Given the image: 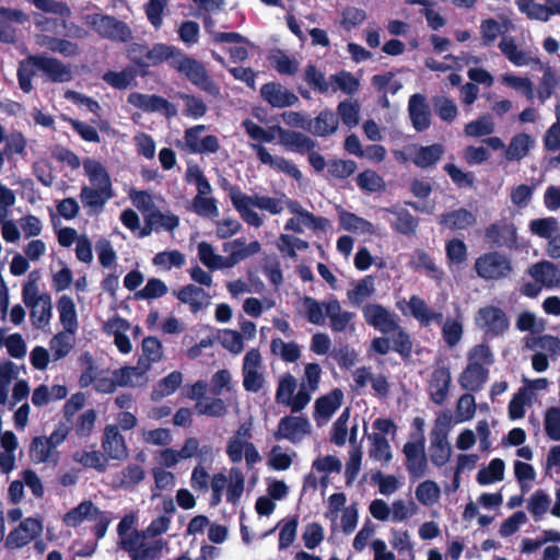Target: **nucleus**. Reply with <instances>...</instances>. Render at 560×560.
<instances>
[{
  "mask_svg": "<svg viewBox=\"0 0 560 560\" xmlns=\"http://www.w3.org/2000/svg\"><path fill=\"white\" fill-rule=\"evenodd\" d=\"M83 170L90 185H84L81 188L80 200L89 213L98 214L103 211L106 202L114 197L110 176L105 166L93 159L83 161Z\"/></svg>",
  "mask_w": 560,
  "mask_h": 560,
  "instance_id": "nucleus-1",
  "label": "nucleus"
},
{
  "mask_svg": "<svg viewBox=\"0 0 560 560\" xmlns=\"http://www.w3.org/2000/svg\"><path fill=\"white\" fill-rule=\"evenodd\" d=\"M284 209H288L290 213L293 214V217L289 218L284 223L285 231L302 234L306 229L312 231H325L330 225L328 219L314 215L312 212L304 209L298 200L291 199L284 194L277 198L267 196L261 211L278 215L281 214Z\"/></svg>",
  "mask_w": 560,
  "mask_h": 560,
  "instance_id": "nucleus-2",
  "label": "nucleus"
},
{
  "mask_svg": "<svg viewBox=\"0 0 560 560\" xmlns=\"http://www.w3.org/2000/svg\"><path fill=\"white\" fill-rule=\"evenodd\" d=\"M35 69L43 71L55 82H68L72 79L71 69L60 60L46 55H33L22 60L18 68L19 85L25 93L33 90L32 80L35 75Z\"/></svg>",
  "mask_w": 560,
  "mask_h": 560,
  "instance_id": "nucleus-3",
  "label": "nucleus"
},
{
  "mask_svg": "<svg viewBox=\"0 0 560 560\" xmlns=\"http://www.w3.org/2000/svg\"><path fill=\"white\" fill-rule=\"evenodd\" d=\"M30 276L23 284L22 300L30 308V319L36 329L45 330L49 327L52 317V301L48 293L39 292L37 279Z\"/></svg>",
  "mask_w": 560,
  "mask_h": 560,
  "instance_id": "nucleus-4",
  "label": "nucleus"
},
{
  "mask_svg": "<svg viewBox=\"0 0 560 560\" xmlns=\"http://www.w3.org/2000/svg\"><path fill=\"white\" fill-rule=\"evenodd\" d=\"M220 185L228 192L234 209L245 223L254 228H260L265 223V215L259 214L255 208L261 210L266 195H246L238 186L230 184L226 179H222Z\"/></svg>",
  "mask_w": 560,
  "mask_h": 560,
  "instance_id": "nucleus-5",
  "label": "nucleus"
},
{
  "mask_svg": "<svg viewBox=\"0 0 560 560\" xmlns=\"http://www.w3.org/2000/svg\"><path fill=\"white\" fill-rule=\"evenodd\" d=\"M250 439L252 424L249 422L240 424L226 441L225 453L231 463L238 464L244 458L247 467L252 468L261 460V456Z\"/></svg>",
  "mask_w": 560,
  "mask_h": 560,
  "instance_id": "nucleus-6",
  "label": "nucleus"
},
{
  "mask_svg": "<svg viewBox=\"0 0 560 560\" xmlns=\"http://www.w3.org/2000/svg\"><path fill=\"white\" fill-rule=\"evenodd\" d=\"M165 546L163 539H152L141 533L133 530V535L124 539L125 550L131 560H156Z\"/></svg>",
  "mask_w": 560,
  "mask_h": 560,
  "instance_id": "nucleus-7",
  "label": "nucleus"
},
{
  "mask_svg": "<svg viewBox=\"0 0 560 560\" xmlns=\"http://www.w3.org/2000/svg\"><path fill=\"white\" fill-rule=\"evenodd\" d=\"M173 68L186 75V78L195 85L212 96L220 94L219 86L210 79L205 67L197 60L185 56L177 55L173 61Z\"/></svg>",
  "mask_w": 560,
  "mask_h": 560,
  "instance_id": "nucleus-8",
  "label": "nucleus"
},
{
  "mask_svg": "<svg viewBox=\"0 0 560 560\" xmlns=\"http://www.w3.org/2000/svg\"><path fill=\"white\" fill-rule=\"evenodd\" d=\"M296 386V378L290 373H284L279 377L276 392L277 402L289 407L292 412L302 411L311 401V394L305 388L300 387L294 395Z\"/></svg>",
  "mask_w": 560,
  "mask_h": 560,
  "instance_id": "nucleus-9",
  "label": "nucleus"
},
{
  "mask_svg": "<svg viewBox=\"0 0 560 560\" xmlns=\"http://www.w3.org/2000/svg\"><path fill=\"white\" fill-rule=\"evenodd\" d=\"M476 326L489 337H498L510 328L506 313L498 306L487 305L478 310L475 316Z\"/></svg>",
  "mask_w": 560,
  "mask_h": 560,
  "instance_id": "nucleus-10",
  "label": "nucleus"
},
{
  "mask_svg": "<svg viewBox=\"0 0 560 560\" xmlns=\"http://www.w3.org/2000/svg\"><path fill=\"white\" fill-rule=\"evenodd\" d=\"M475 270L485 280H500L512 271L510 259L499 253H488L476 259Z\"/></svg>",
  "mask_w": 560,
  "mask_h": 560,
  "instance_id": "nucleus-11",
  "label": "nucleus"
},
{
  "mask_svg": "<svg viewBox=\"0 0 560 560\" xmlns=\"http://www.w3.org/2000/svg\"><path fill=\"white\" fill-rule=\"evenodd\" d=\"M242 375L243 386L247 392L257 393L264 387L265 375L262 358L257 349H252L245 354Z\"/></svg>",
  "mask_w": 560,
  "mask_h": 560,
  "instance_id": "nucleus-12",
  "label": "nucleus"
},
{
  "mask_svg": "<svg viewBox=\"0 0 560 560\" xmlns=\"http://www.w3.org/2000/svg\"><path fill=\"white\" fill-rule=\"evenodd\" d=\"M86 24L98 35L113 40L127 42L130 38L128 26L115 18L101 14H90L85 18Z\"/></svg>",
  "mask_w": 560,
  "mask_h": 560,
  "instance_id": "nucleus-13",
  "label": "nucleus"
},
{
  "mask_svg": "<svg viewBox=\"0 0 560 560\" xmlns=\"http://www.w3.org/2000/svg\"><path fill=\"white\" fill-rule=\"evenodd\" d=\"M311 432L312 424L306 417L285 416L279 420L275 438L298 444L308 436Z\"/></svg>",
  "mask_w": 560,
  "mask_h": 560,
  "instance_id": "nucleus-14",
  "label": "nucleus"
},
{
  "mask_svg": "<svg viewBox=\"0 0 560 560\" xmlns=\"http://www.w3.org/2000/svg\"><path fill=\"white\" fill-rule=\"evenodd\" d=\"M205 125H197L188 128L184 135L185 148L191 153H215L220 149L219 140L215 136L209 135L201 137L205 132Z\"/></svg>",
  "mask_w": 560,
  "mask_h": 560,
  "instance_id": "nucleus-15",
  "label": "nucleus"
},
{
  "mask_svg": "<svg viewBox=\"0 0 560 560\" xmlns=\"http://www.w3.org/2000/svg\"><path fill=\"white\" fill-rule=\"evenodd\" d=\"M249 148L256 152L257 158L261 164L268 165L279 173L291 176L298 182L302 179L303 175L301 171L290 160L280 155H272L266 147L258 143H250Z\"/></svg>",
  "mask_w": 560,
  "mask_h": 560,
  "instance_id": "nucleus-16",
  "label": "nucleus"
},
{
  "mask_svg": "<svg viewBox=\"0 0 560 560\" xmlns=\"http://www.w3.org/2000/svg\"><path fill=\"white\" fill-rule=\"evenodd\" d=\"M128 103L143 112L162 113L166 117H174L177 115V109L172 103L154 94L150 95L132 92L128 96Z\"/></svg>",
  "mask_w": 560,
  "mask_h": 560,
  "instance_id": "nucleus-17",
  "label": "nucleus"
},
{
  "mask_svg": "<svg viewBox=\"0 0 560 560\" xmlns=\"http://www.w3.org/2000/svg\"><path fill=\"white\" fill-rule=\"evenodd\" d=\"M222 249L226 254L224 256L226 269H231L248 257L258 254L261 250V245L257 241L247 244L244 238H235L223 243Z\"/></svg>",
  "mask_w": 560,
  "mask_h": 560,
  "instance_id": "nucleus-18",
  "label": "nucleus"
},
{
  "mask_svg": "<svg viewBox=\"0 0 560 560\" xmlns=\"http://www.w3.org/2000/svg\"><path fill=\"white\" fill-rule=\"evenodd\" d=\"M42 532V522L34 517H27L9 533L5 545L12 549L22 548L39 536Z\"/></svg>",
  "mask_w": 560,
  "mask_h": 560,
  "instance_id": "nucleus-19",
  "label": "nucleus"
},
{
  "mask_svg": "<svg viewBox=\"0 0 560 560\" xmlns=\"http://www.w3.org/2000/svg\"><path fill=\"white\" fill-rule=\"evenodd\" d=\"M518 11L528 20L548 22L555 14L560 15V0H547L539 3L535 0H515Z\"/></svg>",
  "mask_w": 560,
  "mask_h": 560,
  "instance_id": "nucleus-20",
  "label": "nucleus"
},
{
  "mask_svg": "<svg viewBox=\"0 0 560 560\" xmlns=\"http://www.w3.org/2000/svg\"><path fill=\"white\" fill-rule=\"evenodd\" d=\"M365 322L383 334L397 329V317L380 304H368L362 310Z\"/></svg>",
  "mask_w": 560,
  "mask_h": 560,
  "instance_id": "nucleus-21",
  "label": "nucleus"
},
{
  "mask_svg": "<svg viewBox=\"0 0 560 560\" xmlns=\"http://www.w3.org/2000/svg\"><path fill=\"white\" fill-rule=\"evenodd\" d=\"M406 467L411 478L419 479L427 474L428 462L423 440L407 442L404 445Z\"/></svg>",
  "mask_w": 560,
  "mask_h": 560,
  "instance_id": "nucleus-22",
  "label": "nucleus"
},
{
  "mask_svg": "<svg viewBox=\"0 0 560 560\" xmlns=\"http://www.w3.org/2000/svg\"><path fill=\"white\" fill-rule=\"evenodd\" d=\"M343 393L335 388L326 395L318 397L314 404L313 417L318 425L327 423L343 401Z\"/></svg>",
  "mask_w": 560,
  "mask_h": 560,
  "instance_id": "nucleus-23",
  "label": "nucleus"
},
{
  "mask_svg": "<svg viewBox=\"0 0 560 560\" xmlns=\"http://www.w3.org/2000/svg\"><path fill=\"white\" fill-rule=\"evenodd\" d=\"M261 97L270 106L276 108L291 107L299 103V97L277 82H269L260 89Z\"/></svg>",
  "mask_w": 560,
  "mask_h": 560,
  "instance_id": "nucleus-24",
  "label": "nucleus"
},
{
  "mask_svg": "<svg viewBox=\"0 0 560 560\" xmlns=\"http://www.w3.org/2000/svg\"><path fill=\"white\" fill-rule=\"evenodd\" d=\"M488 243L499 247H513L516 243L517 232L512 222L501 220L489 225L485 233Z\"/></svg>",
  "mask_w": 560,
  "mask_h": 560,
  "instance_id": "nucleus-25",
  "label": "nucleus"
},
{
  "mask_svg": "<svg viewBox=\"0 0 560 560\" xmlns=\"http://www.w3.org/2000/svg\"><path fill=\"white\" fill-rule=\"evenodd\" d=\"M452 376L447 366H438L433 370L428 392L432 401L439 406L443 405L448 396Z\"/></svg>",
  "mask_w": 560,
  "mask_h": 560,
  "instance_id": "nucleus-26",
  "label": "nucleus"
},
{
  "mask_svg": "<svg viewBox=\"0 0 560 560\" xmlns=\"http://www.w3.org/2000/svg\"><path fill=\"white\" fill-rule=\"evenodd\" d=\"M102 447L107 457L114 460H125L129 455L124 436L119 433L118 428L113 424L105 427Z\"/></svg>",
  "mask_w": 560,
  "mask_h": 560,
  "instance_id": "nucleus-27",
  "label": "nucleus"
},
{
  "mask_svg": "<svg viewBox=\"0 0 560 560\" xmlns=\"http://www.w3.org/2000/svg\"><path fill=\"white\" fill-rule=\"evenodd\" d=\"M499 49L505 58L516 67L540 65L539 58L533 56L529 51L518 48L513 36L503 35L499 43Z\"/></svg>",
  "mask_w": 560,
  "mask_h": 560,
  "instance_id": "nucleus-28",
  "label": "nucleus"
},
{
  "mask_svg": "<svg viewBox=\"0 0 560 560\" xmlns=\"http://www.w3.org/2000/svg\"><path fill=\"white\" fill-rule=\"evenodd\" d=\"M499 49L505 58L516 67L540 65L539 58L533 56L529 51L518 48L513 36L503 35L499 43Z\"/></svg>",
  "mask_w": 560,
  "mask_h": 560,
  "instance_id": "nucleus-29",
  "label": "nucleus"
},
{
  "mask_svg": "<svg viewBox=\"0 0 560 560\" xmlns=\"http://www.w3.org/2000/svg\"><path fill=\"white\" fill-rule=\"evenodd\" d=\"M527 273L541 287L551 290L560 287V269L549 260L533 264Z\"/></svg>",
  "mask_w": 560,
  "mask_h": 560,
  "instance_id": "nucleus-30",
  "label": "nucleus"
},
{
  "mask_svg": "<svg viewBox=\"0 0 560 560\" xmlns=\"http://www.w3.org/2000/svg\"><path fill=\"white\" fill-rule=\"evenodd\" d=\"M26 21L27 15L23 11L0 7V40L8 44L14 43L16 30L13 24H23Z\"/></svg>",
  "mask_w": 560,
  "mask_h": 560,
  "instance_id": "nucleus-31",
  "label": "nucleus"
},
{
  "mask_svg": "<svg viewBox=\"0 0 560 560\" xmlns=\"http://www.w3.org/2000/svg\"><path fill=\"white\" fill-rule=\"evenodd\" d=\"M271 130L279 136V143L290 151L306 152L314 149V141L307 136L284 129L280 126L271 127Z\"/></svg>",
  "mask_w": 560,
  "mask_h": 560,
  "instance_id": "nucleus-32",
  "label": "nucleus"
},
{
  "mask_svg": "<svg viewBox=\"0 0 560 560\" xmlns=\"http://www.w3.org/2000/svg\"><path fill=\"white\" fill-rule=\"evenodd\" d=\"M176 298L184 304L189 306L192 313H198L210 305L211 296L202 288L194 284L183 287Z\"/></svg>",
  "mask_w": 560,
  "mask_h": 560,
  "instance_id": "nucleus-33",
  "label": "nucleus"
},
{
  "mask_svg": "<svg viewBox=\"0 0 560 560\" xmlns=\"http://www.w3.org/2000/svg\"><path fill=\"white\" fill-rule=\"evenodd\" d=\"M476 221V214L465 208L447 211L438 219L439 224L448 230H465L475 225Z\"/></svg>",
  "mask_w": 560,
  "mask_h": 560,
  "instance_id": "nucleus-34",
  "label": "nucleus"
},
{
  "mask_svg": "<svg viewBox=\"0 0 560 560\" xmlns=\"http://www.w3.org/2000/svg\"><path fill=\"white\" fill-rule=\"evenodd\" d=\"M408 110L416 130L423 131L429 127L430 110L423 95L413 94L409 100Z\"/></svg>",
  "mask_w": 560,
  "mask_h": 560,
  "instance_id": "nucleus-35",
  "label": "nucleus"
},
{
  "mask_svg": "<svg viewBox=\"0 0 560 560\" xmlns=\"http://www.w3.org/2000/svg\"><path fill=\"white\" fill-rule=\"evenodd\" d=\"M489 370L467 364V366L459 374L458 383L463 389L469 392L480 390L488 380Z\"/></svg>",
  "mask_w": 560,
  "mask_h": 560,
  "instance_id": "nucleus-36",
  "label": "nucleus"
},
{
  "mask_svg": "<svg viewBox=\"0 0 560 560\" xmlns=\"http://www.w3.org/2000/svg\"><path fill=\"white\" fill-rule=\"evenodd\" d=\"M149 364L140 360L136 366H126L115 371L118 386H140L147 383V372Z\"/></svg>",
  "mask_w": 560,
  "mask_h": 560,
  "instance_id": "nucleus-37",
  "label": "nucleus"
},
{
  "mask_svg": "<svg viewBox=\"0 0 560 560\" xmlns=\"http://www.w3.org/2000/svg\"><path fill=\"white\" fill-rule=\"evenodd\" d=\"M338 214L339 224L346 231L359 235H374L376 233L375 226L371 222L354 213L340 209Z\"/></svg>",
  "mask_w": 560,
  "mask_h": 560,
  "instance_id": "nucleus-38",
  "label": "nucleus"
},
{
  "mask_svg": "<svg viewBox=\"0 0 560 560\" xmlns=\"http://www.w3.org/2000/svg\"><path fill=\"white\" fill-rule=\"evenodd\" d=\"M383 211L387 214L394 215V220L387 219L392 228L405 235L416 232L418 220L406 209L402 208H385Z\"/></svg>",
  "mask_w": 560,
  "mask_h": 560,
  "instance_id": "nucleus-39",
  "label": "nucleus"
},
{
  "mask_svg": "<svg viewBox=\"0 0 560 560\" xmlns=\"http://www.w3.org/2000/svg\"><path fill=\"white\" fill-rule=\"evenodd\" d=\"M535 145V139L527 133H517L512 137L504 150V158L508 161H520L524 159Z\"/></svg>",
  "mask_w": 560,
  "mask_h": 560,
  "instance_id": "nucleus-40",
  "label": "nucleus"
},
{
  "mask_svg": "<svg viewBox=\"0 0 560 560\" xmlns=\"http://www.w3.org/2000/svg\"><path fill=\"white\" fill-rule=\"evenodd\" d=\"M145 478V470L138 464H129L114 477V486L120 489H132Z\"/></svg>",
  "mask_w": 560,
  "mask_h": 560,
  "instance_id": "nucleus-41",
  "label": "nucleus"
},
{
  "mask_svg": "<svg viewBox=\"0 0 560 560\" xmlns=\"http://www.w3.org/2000/svg\"><path fill=\"white\" fill-rule=\"evenodd\" d=\"M183 460L197 457L198 462H212L214 457L213 447L211 445H201L197 438H188L185 440L180 450H178Z\"/></svg>",
  "mask_w": 560,
  "mask_h": 560,
  "instance_id": "nucleus-42",
  "label": "nucleus"
},
{
  "mask_svg": "<svg viewBox=\"0 0 560 560\" xmlns=\"http://www.w3.org/2000/svg\"><path fill=\"white\" fill-rule=\"evenodd\" d=\"M452 448L444 432L431 433L430 459L438 467L444 466L451 458Z\"/></svg>",
  "mask_w": 560,
  "mask_h": 560,
  "instance_id": "nucleus-43",
  "label": "nucleus"
},
{
  "mask_svg": "<svg viewBox=\"0 0 560 560\" xmlns=\"http://www.w3.org/2000/svg\"><path fill=\"white\" fill-rule=\"evenodd\" d=\"M326 316L330 319L331 329L341 332L347 329L354 314L343 311L336 299H330L326 301Z\"/></svg>",
  "mask_w": 560,
  "mask_h": 560,
  "instance_id": "nucleus-44",
  "label": "nucleus"
},
{
  "mask_svg": "<svg viewBox=\"0 0 560 560\" xmlns=\"http://www.w3.org/2000/svg\"><path fill=\"white\" fill-rule=\"evenodd\" d=\"M408 308L411 315L424 326L432 323H442L443 314L431 311L427 303L417 295L410 298Z\"/></svg>",
  "mask_w": 560,
  "mask_h": 560,
  "instance_id": "nucleus-45",
  "label": "nucleus"
},
{
  "mask_svg": "<svg viewBox=\"0 0 560 560\" xmlns=\"http://www.w3.org/2000/svg\"><path fill=\"white\" fill-rule=\"evenodd\" d=\"M30 457L36 464L57 463L58 452L44 436L33 439L30 447Z\"/></svg>",
  "mask_w": 560,
  "mask_h": 560,
  "instance_id": "nucleus-46",
  "label": "nucleus"
},
{
  "mask_svg": "<svg viewBox=\"0 0 560 560\" xmlns=\"http://www.w3.org/2000/svg\"><path fill=\"white\" fill-rule=\"evenodd\" d=\"M98 511L100 509L96 508L92 501L85 500L65 514L63 523L67 526L77 527L84 521H93L98 514Z\"/></svg>",
  "mask_w": 560,
  "mask_h": 560,
  "instance_id": "nucleus-47",
  "label": "nucleus"
},
{
  "mask_svg": "<svg viewBox=\"0 0 560 560\" xmlns=\"http://www.w3.org/2000/svg\"><path fill=\"white\" fill-rule=\"evenodd\" d=\"M245 489V475L237 466L231 467L228 475L225 498L231 504H237Z\"/></svg>",
  "mask_w": 560,
  "mask_h": 560,
  "instance_id": "nucleus-48",
  "label": "nucleus"
},
{
  "mask_svg": "<svg viewBox=\"0 0 560 560\" xmlns=\"http://www.w3.org/2000/svg\"><path fill=\"white\" fill-rule=\"evenodd\" d=\"M59 320L68 332H75L78 329L77 308L73 300L68 295H61L57 303Z\"/></svg>",
  "mask_w": 560,
  "mask_h": 560,
  "instance_id": "nucleus-49",
  "label": "nucleus"
},
{
  "mask_svg": "<svg viewBox=\"0 0 560 560\" xmlns=\"http://www.w3.org/2000/svg\"><path fill=\"white\" fill-rule=\"evenodd\" d=\"M338 128V118L328 109L318 114L314 119H310L308 131L318 137H325L334 133Z\"/></svg>",
  "mask_w": 560,
  "mask_h": 560,
  "instance_id": "nucleus-50",
  "label": "nucleus"
},
{
  "mask_svg": "<svg viewBox=\"0 0 560 560\" xmlns=\"http://www.w3.org/2000/svg\"><path fill=\"white\" fill-rule=\"evenodd\" d=\"M72 458L84 468H93L98 472H104L107 469V458L97 450H78L73 453Z\"/></svg>",
  "mask_w": 560,
  "mask_h": 560,
  "instance_id": "nucleus-51",
  "label": "nucleus"
},
{
  "mask_svg": "<svg viewBox=\"0 0 560 560\" xmlns=\"http://www.w3.org/2000/svg\"><path fill=\"white\" fill-rule=\"evenodd\" d=\"M444 148L441 144L428 147H413L412 162L421 168L435 164L443 155Z\"/></svg>",
  "mask_w": 560,
  "mask_h": 560,
  "instance_id": "nucleus-52",
  "label": "nucleus"
},
{
  "mask_svg": "<svg viewBox=\"0 0 560 560\" xmlns=\"http://www.w3.org/2000/svg\"><path fill=\"white\" fill-rule=\"evenodd\" d=\"M510 25V21L501 24L493 18L482 20L479 26L481 45L485 47L492 45L500 35L508 31Z\"/></svg>",
  "mask_w": 560,
  "mask_h": 560,
  "instance_id": "nucleus-53",
  "label": "nucleus"
},
{
  "mask_svg": "<svg viewBox=\"0 0 560 560\" xmlns=\"http://www.w3.org/2000/svg\"><path fill=\"white\" fill-rule=\"evenodd\" d=\"M505 464L500 458L492 459L488 466L479 469L476 480L480 486H489L504 479Z\"/></svg>",
  "mask_w": 560,
  "mask_h": 560,
  "instance_id": "nucleus-54",
  "label": "nucleus"
},
{
  "mask_svg": "<svg viewBox=\"0 0 560 560\" xmlns=\"http://www.w3.org/2000/svg\"><path fill=\"white\" fill-rule=\"evenodd\" d=\"M308 243L292 234L282 233L279 235L277 241V248L280 254L285 257L295 260L298 257V250H305L308 248Z\"/></svg>",
  "mask_w": 560,
  "mask_h": 560,
  "instance_id": "nucleus-55",
  "label": "nucleus"
},
{
  "mask_svg": "<svg viewBox=\"0 0 560 560\" xmlns=\"http://www.w3.org/2000/svg\"><path fill=\"white\" fill-rule=\"evenodd\" d=\"M374 292V278L372 276H365L353 284V288L347 292V296L352 305H360L370 299Z\"/></svg>",
  "mask_w": 560,
  "mask_h": 560,
  "instance_id": "nucleus-56",
  "label": "nucleus"
},
{
  "mask_svg": "<svg viewBox=\"0 0 560 560\" xmlns=\"http://www.w3.org/2000/svg\"><path fill=\"white\" fill-rule=\"evenodd\" d=\"M197 252L201 264L208 269H226L224 256L217 254L214 247L210 243L200 242L197 246Z\"/></svg>",
  "mask_w": 560,
  "mask_h": 560,
  "instance_id": "nucleus-57",
  "label": "nucleus"
},
{
  "mask_svg": "<svg viewBox=\"0 0 560 560\" xmlns=\"http://www.w3.org/2000/svg\"><path fill=\"white\" fill-rule=\"evenodd\" d=\"M272 354L281 358L283 361L293 363L301 357L300 346L294 341H284L281 338H273L270 342Z\"/></svg>",
  "mask_w": 560,
  "mask_h": 560,
  "instance_id": "nucleus-58",
  "label": "nucleus"
},
{
  "mask_svg": "<svg viewBox=\"0 0 560 560\" xmlns=\"http://www.w3.org/2000/svg\"><path fill=\"white\" fill-rule=\"evenodd\" d=\"M195 410L200 416L223 418L228 415V405L222 398L208 397L196 402Z\"/></svg>",
  "mask_w": 560,
  "mask_h": 560,
  "instance_id": "nucleus-59",
  "label": "nucleus"
},
{
  "mask_svg": "<svg viewBox=\"0 0 560 560\" xmlns=\"http://www.w3.org/2000/svg\"><path fill=\"white\" fill-rule=\"evenodd\" d=\"M528 228L532 234L546 240L560 232V223L555 217L534 219Z\"/></svg>",
  "mask_w": 560,
  "mask_h": 560,
  "instance_id": "nucleus-60",
  "label": "nucleus"
},
{
  "mask_svg": "<svg viewBox=\"0 0 560 560\" xmlns=\"http://www.w3.org/2000/svg\"><path fill=\"white\" fill-rule=\"evenodd\" d=\"M371 446L369 456L380 463H388L392 459V450L388 441L380 433L369 435Z\"/></svg>",
  "mask_w": 560,
  "mask_h": 560,
  "instance_id": "nucleus-61",
  "label": "nucleus"
},
{
  "mask_svg": "<svg viewBox=\"0 0 560 560\" xmlns=\"http://www.w3.org/2000/svg\"><path fill=\"white\" fill-rule=\"evenodd\" d=\"M182 383L183 374L178 371L171 372L156 384L152 392V399L159 400L174 394Z\"/></svg>",
  "mask_w": 560,
  "mask_h": 560,
  "instance_id": "nucleus-62",
  "label": "nucleus"
},
{
  "mask_svg": "<svg viewBox=\"0 0 560 560\" xmlns=\"http://www.w3.org/2000/svg\"><path fill=\"white\" fill-rule=\"evenodd\" d=\"M417 500L424 506L434 505L441 497V489L433 480L420 482L415 491Z\"/></svg>",
  "mask_w": 560,
  "mask_h": 560,
  "instance_id": "nucleus-63",
  "label": "nucleus"
},
{
  "mask_svg": "<svg viewBox=\"0 0 560 560\" xmlns=\"http://www.w3.org/2000/svg\"><path fill=\"white\" fill-rule=\"evenodd\" d=\"M544 429L548 439L560 442V407H550L546 410Z\"/></svg>",
  "mask_w": 560,
  "mask_h": 560,
  "instance_id": "nucleus-64",
  "label": "nucleus"
}]
</instances>
